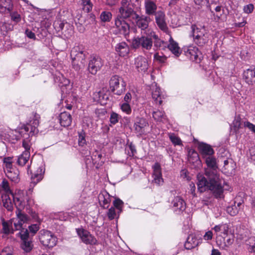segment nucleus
I'll list each match as a JSON object with an SVG mask.
<instances>
[{"label":"nucleus","instance_id":"nucleus-14","mask_svg":"<svg viewBox=\"0 0 255 255\" xmlns=\"http://www.w3.org/2000/svg\"><path fill=\"white\" fill-rule=\"evenodd\" d=\"M155 20L158 27L163 31L167 32L168 27L165 22V14L162 10H158L155 15Z\"/></svg>","mask_w":255,"mask_h":255},{"label":"nucleus","instance_id":"nucleus-39","mask_svg":"<svg viewBox=\"0 0 255 255\" xmlns=\"http://www.w3.org/2000/svg\"><path fill=\"white\" fill-rule=\"evenodd\" d=\"M22 209L17 210L18 212H16V216L17 220L19 221V222H21L22 224H23L25 223H28L30 220V218L26 214L22 212Z\"/></svg>","mask_w":255,"mask_h":255},{"label":"nucleus","instance_id":"nucleus-8","mask_svg":"<svg viewBox=\"0 0 255 255\" xmlns=\"http://www.w3.org/2000/svg\"><path fill=\"white\" fill-rule=\"evenodd\" d=\"M32 120L30 121L29 123L24 125L21 128V133L24 132H29V136H33L38 133V129L37 127L39 125V121L40 118V116L36 113L32 114Z\"/></svg>","mask_w":255,"mask_h":255},{"label":"nucleus","instance_id":"nucleus-57","mask_svg":"<svg viewBox=\"0 0 255 255\" xmlns=\"http://www.w3.org/2000/svg\"><path fill=\"white\" fill-rule=\"evenodd\" d=\"M0 255H12V251L10 247H6L2 250Z\"/></svg>","mask_w":255,"mask_h":255},{"label":"nucleus","instance_id":"nucleus-36","mask_svg":"<svg viewBox=\"0 0 255 255\" xmlns=\"http://www.w3.org/2000/svg\"><path fill=\"white\" fill-rule=\"evenodd\" d=\"M0 192L2 194H13L9 187L7 181L3 180L0 185Z\"/></svg>","mask_w":255,"mask_h":255},{"label":"nucleus","instance_id":"nucleus-5","mask_svg":"<svg viewBox=\"0 0 255 255\" xmlns=\"http://www.w3.org/2000/svg\"><path fill=\"white\" fill-rule=\"evenodd\" d=\"M109 84L111 91L116 95H121L126 90V83L121 77L117 75L111 77Z\"/></svg>","mask_w":255,"mask_h":255},{"label":"nucleus","instance_id":"nucleus-24","mask_svg":"<svg viewBox=\"0 0 255 255\" xmlns=\"http://www.w3.org/2000/svg\"><path fill=\"white\" fill-rule=\"evenodd\" d=\"M157 5L152 0H145L144 8L146 15L150 16L155 15L157 13Z\"/></svg>","mask_w":255,"mask_h":255},{"label":"nucleus","instance_id":"nucleus-56","mask_svg":"<svg viewBox=\"0 0 255 255\" xmlns=\"http://www.w3.org/2000/svg\"><path fill=\"white\" fill-rule=\"evenodd\" d=\"M102 157V154L97 150L95 151L92 154V158L93 160H100Z\"/></svg>","mask_w":255,"mask_h":255},{"label":"nucleus","instance_id":"nucleus-12","mask_svg":"<svg viewBox=\"0 0 255 255\" xmlns=\"http://www.w3.org/2000/svg\"><path fill=\"white\" fill-rule=\"evenodd\" d=\"M133 20H135L136 26L141 30H145L144 32H147L148 30H150L148 29L149 24L152 21L150 16L145 15L140 16L137 14V17H134Z\"/></svg>","mask_w":255,"mask_h":255},{"label":"nucleus","instance_id":"nucleus-38","mask_svg":"<svg viewBox=\"0 0 255 255\" xmlns=\"http://www.w3.org/2000/svg\"><path fill=\"white\" fill-rule=\"evenodd\" d=\"M152 117L156 121L164 122L166 121V116L164 112L159 110L153 112Z\"/></svg>","mask_w":255,"mask_h":255},{"label":"nucleus","instance_id":"nucleus-60","mask_svg":"<svg viewBox=\"0 0 255 255\" xmlns=\"http://www.w3.org/2000/svg\"><path fill=\"white\" fill-rule=\"evenodd\" d=\"M244 126L245 127L248 128L249 129L255 133V125L249 122H246L244 123Z\"/></svg>","mask_w":255,"mask_h":255},{"label":"nucleus","instance_id":"nucleus-54","mask_svg":"<svg viewBox=\"0 0 255 255\" xmlns=\"http://www.w3.org/2000/svg\"><path fill=\"white\" fill-rule=\"evenodd\" d=\"M3 163L5 164L7 169H11L12 167V158L10 157H4L3 159Z\"/></svg>","mask_w":255,"mask_h":255},{"label":"nucleus","instance_id":"nucleus-61","mask_svg":"<svg viewBox=\"0 0 255 255\" xmlns=\"http://www.w3.org/2000/svg\"><path fill=\"white\" fill-rule=\"evenodd\" d=\"M229 226L227 224H222L221 229V232L224 235H227L229 231Z\"/></svg>","mask_w":255,"mask_h":255},{"label":"nucleus","instance_id":"nucleus-18","mask_svg":"<svg viewBox=\"0 0 255 255\" xmlns=\"http://www.w3.org/2000/svg\"><path fill=\"white\" fill-rule=\"evenodd\" d=\"M115 51L118 55L121 57L128 56L130 48L126 42H121L118 43L115 46Z\"/></svg>","mask_w":255,"mask_h":255},{"label":"nucleus","instance_id":"nucleus-49","mask_svg":"<svg viewBox=\"0 0 255 255\" xmlns=\"http://www.w3.org/2000/svg\"><path fill=\"white\" fill-rule=\"evenodd\" d=\"M121 109L122 111L128 115L130 114L131 113V108L128 103H124L121 105Z\"/></svg>","mask_w":255,"mask_h":255},{"label":"nucleus","instance_id":"nucleus-63","mask_svg":"<svg viewBox=\"0 0 255 255\" xmlns=\"http://www.w3.org/2000/svg\"><path fill=\"white\" fill-rule=\"evenodd\" d=\"M204 240L206 241L211 240L213 237V233L211 231L207 232L203 236Z\"/></svg>","mask_w":255,"mask_h":255},{"label":"nucleus","instance_id":"nucleus-15","mask_svg":"<svg viewBox=\"0 0 255 255\" xmlns=\"http://www.w3.org/2000/svg\"><path fill=\"white\" fill-rule=\"evenodd\" d=\"M115 23L116 27L121 34L125 37L129 34V25L124 19L120 18L119 16H117L115 19Z\"/></svg>","mask_w":255,"mask_h":255},{"label":"nucleus","instance_id":"nucleus-42","mask_svg":"<svg viewBox=\"0 0 255 255\" xmlns=\"http://www.w3.org/2000/svg\"><path fill=\"white\" fill-rule=\"evenodd\" d=\"M112 17V14L110 11H104L100 15V19L103 22H109Z\"/></svg>","mask_w":255,"mask_h":255},{"label":"nucleus","instance_id":"nucleus-44","mask_svg":"<svg viewBox=\"0 0 255 255\" xmlns=\"http://www.w3.org/2000/svg\"><path fill=\"white\" fill-rule=\"evenodd\" d=\"M195 4L198 6V8H201L203 6L206 5L208 8L211 7L212 3H210L209 0H194Z\"/></svg>","mask_w":255,"mask_h":255},{"label":"nucleus","instance_id":"nucleus-50","mask_svg":"<svg viewBox=\"0 0 255 255\" xmlns=\"http://www.w3.org/2000/svg\"><path fill=\"white\" fill-rule=\"evenodd\" d=\"M10 15L11 19L16 23H17L21 20L20 15L17 12H10Z\"/></svg>","mask_w":255,"mask_h":255},{"label":"nucleus","instance_id":"nucleus-31","mask_svg":"<svg viewBox=\"0 0 255 255\" xmlns=\"http://www.w3.org/2000/svg\"><path fill=\"white\" fill-rule=\"evenodd\" d=\"M169 43L168 45V49L176 56H179L181 53V50L178 46V44L173 39L171 36L169 40Z\"/></svg>","mask_w":255,"mask_h":255},{"label":"nucleus","instance_id":"nucleus-43","mask_svg":"<svg viewBox=\"0 0 255 255\" xmlns=\"http://www.w3.org/2000/svg\"><path fill=\"white\" fill-rule=\"evenodd\" d=\"M169 139L174 145H182V142L181 139L174 133L169 135Z\"/></svg>","mask_w":255,"mask_h":255},{"label":"nucleus","instance_id":"nucleus-59","mask_svg":"<svg viewBox=\"0 0 255 255\" xmlns=\"http://www.w3.org/2000/svg\"><path fill=\"white\" fill-rule=\"evenodd\" d=\"M28 213L30 215L32 219L34 220V221L37 222L38 223L40 222L38 215L34 211L29 210Z\"/></svg>","mask_w":255,"mask_h":255},{"label":"nucleus","instance_id":"nucleus-52","mask_svg":"<svg viewBox=\"0 0 255 255\" xmlns=\"http://www.w3.org/2000/svg\"><path fill=\"white\" fill-rule=\"evenodd\" d=\"M254 9V5L252 3H250L244 6L243 8L244 12L247 14L251 13Z\"/></svg>","mask_w":255,"mask_h":255},{"label":"nucleus","instance_id":"nucleus-64","mask_svg":"<svg viewBox=\"0 0 255 255\" xmlns=\"http://www.w3.org/2000/svg\"><path fill=\"white\" fill-rule=\"evenodd\" d=\"M25 34L26 36L31 39H35L36 38L35 34L30 30L26 29L25 30Z\"/></svg>","mask_w":255,"mask_h":255},{"label":"nucleus","instance_id":"nucleus-62","mask_svg":"<svg viewBox=\"0 0 255 255\" xmlns=\"http://www.w3.org/2000/svg\"><path fill=\"white\" fill-rule=\"evenodd\" d=\"M13 225L14 227L13 230H19L21 229L22 224L16 219L15 221L13 223Z\"/></svg>","mask_w":255,"mask_h":255},{"label":"nucleus","instance_id":"nucleus-2","mask_svg":"<svg viewBox=\"0 0 255 255\" xmlns=\"http://www.w3.org/2000/svg\"><path fill=\"white\" fill-rule=\"evenodd\" d=\"M1 199L3 206L9 211L13 210V203L17 210L23 209L26 205L24 200L15 197L13 194H2Z\"/></svg>","mask_w":255,"mask_h":255},{"label":"nucleus","instance_id":"nucleus-32","mask_svg":"<svg viewBox=\"0 0 255 255\" xmlns=\"http://www.w3.org/2000/svg\"><path fill=\"white\" fill-rule=\"evenodd\" d=\"M13 8L11 0H0V12H10Z\"/></svg>","mask_w":255,"mask_h":255},{"label":"nucleus","instance_id":"nucleus-22","mask_svg":"<svg viewBox=\"0 0 255 255\" xmlns=\"http://www.w3.org/2000/svg\"><path fill=\"white\" fill-rule=\"evenodd\" d=\"M151 89L152 99L156 104L161 105L164 97L160 92V88L156 85H152Z\"/></svg>","mask_w":255,"mask_h":255},{"label":"nucleus","instance_id":"nucleus-17","mask_svg":"<svg viewBox=\"0 0 255 255\" xmlns=\"http://www.w3.org/2000/svg\"><path fill=\"white\" fill-rule=\"evenodd\" d=\"M148 126V124L145 119L137 117L133 127L135 132L141 135L144 133L145 128Z\"/></svg>","mask_w":255,"mask_h":255},{"label":"nucleus","instance_id":"nucleus-9","mask_svg":"<svg viewBox=\"0 0 255 255\" xmlns=\"http://www.w3.org/2000/svg\"><path fill=\"white\" fill-rule=\"evenodd\" d=\"M77 233L82 241L86 245L97 244V239L90 233L84 229H77Z\"/></svg>","mask_w":255,"mask_h":255},{"label":"nucleus","instance_id":"nucleus-10","mask_svg":"<svg viewBox=\"0 0 255 255\" xmlns=\"http://www.w3.org/2000/svg\"><path fill=\"white\" fill-rule=\"evenodd\" d=\"M19 234L21 240V249L26 252H29L33 248V244L29 238L28 230L23 229L19 232Z\"/></svg>","mask_w":255,"mask_h":255},{"label":"nucleus","instance_id":"nucleus-37","mask_svg":"<svg viewBox=\"0 0 255 255\" xmlns=\"http://www.w3.org/2000/svg\"><path fill=\"white\" fill-rule=\"evenodd\" d=\"M29 132V131L28 132L24 131L23 132L20 133L23 134L22 136L24 138L22 142V146L24 148L25 151H29L31 144L30 143V140L28 139V138L30 136L28 135ZM20 132H21V131Z\"/></svg>","mask_w":255,"mask_h":255},{"label":"nucleus","instance_id":"nucleus-6","mask_svg":"<svg viewBox=\"0 0 255 255\" xmlns=\"http://www.w3.org/2000/svg\"><path fill=\"white\" fill-rule=\"evenodd\" d=\"M39 239L43 246L49 248L54 247L57 242V238L54 234L46 230H42L39 232Z\"/></svg>","mask_w":255,"mask_h":255},{"label":"nucleus","instance_id":"nucleus-45","mask_svg":"<svg viewBox=\"0 0 255 255\" xmlns=\"http://www.w3.org/2000/svg\"><path fill=\"white\" fill-rule=\"evenodd\" d=\"M153 58L154 61L160 64L164 63L167 60V57L165 56L162 54L160 55L158 53H155Z\"/></svg>","mask_w":255,"mask_h":255},{"label":"nucleus","instance_id":"nucleus-13","mask_svg":"<svg viewBox=\"0 0 255 255\" xmlns=\"http://www.w3.org/2000/svg\"><path fill=\"white\" fill-rule=\"evenodd\" d=\"M117 16L123 19L130 18L133 20L134 17H137V13L130 7H120Z\"/></svg>","mask_w":255,"mask_h":255},{"label":"nucleus","instance_id":"nucleus-16","mask_svg":"<svg viewBox=\"0 0 255 255\" xmlns=\"http://www.w3.org/2000/svg\"><path fill=\"white\" fill-rule=\"evenodd\" d=\"M153 182L158 185H162L163 183V179L162 177L161 168L159 163L156 162L152 166Z\"/></svg>","mask_w":255,"mask_h":255},{"label":"nucleus","instance_id":"nucleus-46","mask_svg":"<svg viewBox=\"0 0 255 255\" xmlns=\"http://www.w3.org/2000/svg\"><path fill=\"white\" fill-rule=\"evenodd\" d=\"M11 225H12V223H11ZM2 229L3 230V232L4 234H8L10 233H13V228L12 227V225H11V229L10 228V226L7 222H2Z\"/></svg>","mask_w":255,"mask_h":255},{"label":"nucleus","instance_id":"nucleus-1","mask_svg":"<svg viewBox=\"0 0 255 255\" xmlns=\"http://www.w3.org/2000/svg\"><path fill=\"white\" fill-rule=\"evenodd\" d=\"M208 168L205 169V174L208 179L202 174L197 175L198 190L203 192L206 189L212 191L216 198H224V186L225 181L217 173L218 165L216 158L212 155L203 158Z\"/></svg>","mask_w":255,"mask_h":255},{"label":"nucleus","instance_id":"nucleus-40","mask_svg":"<svg viewBox=\"0 0 255 255\" xmlns=\"http://www.w3.org/2000/svg\"><path fill=\"white\" fill-rule=\"evenodd\" d=\"M247 245L249 246L248 248L249 252L255 253V237H250L247 241Z\"/></svg>","mask_w":255,"mask_h":255},{"label":"nucleus","instance_id":"nucleus-7","mask_svg":"<svg viewBox=\"0 0 255 255\" xmlns=\"http://www.w3.org/2000/svg\"><path fill=\"white\" fill-rule=\"evenodd\" d=\"M70 56L74 68L76 70H79L81 66L85 64V54L82 50H80L79 47H75L71 50Z\"/></svg>","mask_w":255,"mask_h":255},{"label":"nucleus","instance_id":"nucleus-35","mask_svg":"<svg viewBox=\"0 0 255 255\" xmlns=\"http://www.w3.org/2000/svg\"><path fill=\"white\" fill-rule=\"evenodd\" d=\"M150 36H152V39H154V46L156 48H160L165 46V42L159 39L157 35L155 34V32L152 31L150 33Z\"/></svg>","mask_w":255,"mask_h":255},{"label":"nucleus","instance_id":"nucleus-47","mask_svg":"<svg viewBox=\"0 0 255 255\" xmlns=\"http://www.w3.org/2000/svg\"><path fill=\"white\" fill-rule=\"evenodd\" d=\"M241 119L240 117H236L232 123L233 127L236 132L238 131L241 127Z\"/></svg>","mask_w":255,"mask_h":255},{"label":"nucleus","instance_id":"nucleus-3","mask_svg":"<svg viewBox=\"0 0 255 255\" xmlns=\"http://www.w3.org/2000/svg\"><path fill=\"white\" fill-rule=\"evenodd\" d=\"M147 32H144V34L140 37H135L133 38L131 43V46L134 49H137L141 47L142 49L149 50L152 47L153 41L152 36H150V33L152 30H148Z\"/></svg>","mask_w":255,"mask_h":255},{"label":"nucleus","instance_id":"nucleus-55","mask_svg":"<svg viewBox=\"0 0 255 255\" xmlns=\"http://www.w3.org/2000/svg\"><path fill=\"white\" fill-rule=\"evenodd\" d=\"M227 212L231 216H235L238 213V209L236 207L230 206L227 208Z\"/></svg>","mask_w":255,"mask_h":255},{"label":"nucleus","instance_id":"nucleus-58","mask_svg":"<svg viewBox=\"0 0 255 255\" xmlns=\"http://www.w3.org/2000/svg\"><path fill=\"white\" fill-rule=\"evenodd\" d=\"M39 229V226L36 224H33L29 226V230L30 232L34 234L37 232Z\"/></svg>","mask_w":255,"mask_h":255},{"label":"nucleus","instance_id":"nucleus-21","mask_svg":"<svg viewBox=\"0 0 255 255\" xmlns=\"http://www.w3.org/2000/svg\"><path fill=\"white\" fill-rule=\"evenodd\" d=\"M243 78L249 85H253L255 84V67H251L245 71L243 73Z\"/></svg>","mask_w":255,"mask_h":255},{"label":"nucleus","instance_id":"nucleus-26","mask_svg":"<svg viewBox=\"0 0 255 255\" xmlns=\"http://www.w3.org/2000/svg\"><path fill=\"white\" fill-rule=\"evenodd\" d=\"M224 242L222 243L221 240H219V238L217 239V243L221 248L224 250H227L234 242V237L233 235L228 236L224 238Z\"/></svg>","mask_w":255,"mask_h":255},{"label":"nucleus","instance_id":"nucleus-34","mask_svg":"<svg viewBox=\"0 0 255 255\" xmlns=\"http://www.w3.org/2000/svg\"><path fill=\"white\" fill-rule=\"evenodd\" d=\"M198 245V241L193 235H190L184 244L185 248L187 250H191L195 248Z\"/></svg>","mask_w":255,"mask_h":255},{"label":"nucleus","instance_id":"nucleus-41","mask_svg":"<svg viewBox=\"0 0 255 255\" xmlns=\"http://www.w3.org/2000/svg\"><path fill=\"white\" fill-rule=\"evenodd\" d=\"M78 144L80 146H84L86 145V140L85 139L86 133L83 130L78 132Z\"/></svg>","mask_w":255,"mask_h":255},{"label":"nucleus","instance_id":"nucleus-28","mask_svg":"<svg viewBox=\"0 0 255 255\" xmlns=\"http://www.w3.org/2000/svg\"><path fill=\"white\" fill-rule=\"evenodd\" d=\"M44 171L45 169L42 166L39 167L37 170L31 175V183L35 185L40 181L43 177Z\"/></svg>","mask_w":255,"mask_h":255},{"label":"nucleus","instance_id":"nucleus-48","mask_svg":"<svg viewBox=\"0 0 255 255\" xmlns=\"http://www.w3.org/2000/svg\"><path fill=\"white\" fill-rule=\"evenodd\" d=\"M115 208H117L119 210L118 213H121L122 211L124 202L120 199H116L113 202Z\"/></svg>","mask_w":255,"mask_h":255},{"label":"nucleus","instance_id":"nucleus-11","mask_svg":"<svg viewBox=\"0 0 255 255\" xmlns=\"http://www.w3.org/2000/svg\"><path fill=\"white\" fill-rule=\"evenodd\" d=\"M103 65V61L98 56H93L89 62L88 70L91 74L95 75Z\"/></svg>","mask_w":255,"mask_h":255},{"label":"nucleus","instance_id":"nucleus-51","mask_svg":"<svg viewBox=\"0 0 255 255\" xmlns=\"http://www.w3.org/2000/svg\"><path fill=\"white\" fill-rule=\"evenodd\" d=\"M119 115L115 112H112L111 114L110 121L113 125H115L119 121Z\"/></svg>","mask_w":255,"mask_h":255},{"label":"nucleus","instance_id":"nucleus-20","mask_svg":"<svg viewBox=\"0 0 255 255\" xmlns=\"http://www.w3.org/2000/svg\"><path fill=\"white\" fill-rule=\"evenodd\" d=\"M111 198L112 197L107 191H101L98 196L99 202L101 206L104 208H108L111 202Z\"/></svg>","mask_w":255,"mask_h":255},{"label":"nucleus","instance_id":"nucleus-30","mask_svg":"<svg viewBox=\"0 0 255 255\" xmlns=\"http://www.w3.org/2000/svg\"><path fill=\"white\" fill-rule=\"evenodd\" d=\"M72 120L70 114L66 112L61 113L59 115L60 124L64 127L69 126L71 124Z\"/></svg>","mask_w":255,"mask_h":255},{"label":"nucleus","instance_id":"nucleus-29","mask_svg":"<svg viewBox=\"0 0 255 255\" xmlns=\"http://www.w3.org/2000/svg\"><path fill=\"white\" fill-rule=\"evenodd\" d=\"M199 149L202 155L203 158L206 156H211L214 153V150L211 146L207 144L202 143L199 145Z\"/></svg>","mask_w":255,"mask_h":255},{"label":"nucleus","instance_id":"nucleus-25","mask_svg":"<svg viewBox=\"0 0 255 255\" xmlns=\"http://www.w3.org/2000/svg\"><path fill=\"white\" fill-rule=\"evenodd\" d=\"M172 203L175 211H183L186 209V203L183 199L179 196L175 197Z\"/></svg>","mask_w":255,"mask_h":255},{"label":"nucleus","instance_id":"nucleus-23","mask_svg":"<svg viewBox=\"0 0 255 255\" xmlns=\"http://www.w3.org/2000/svg\"><path fill=\"white\" fill-rule=\"evenodd\" d=\"M188 161L190 164H192L194 167H198L200 165L201 161L199 155L193 149H190L188 150Z\"/></svg>","mask_w":255,"mask_h":255},{"label":"nucleus","instance_id":"nucleus-33","mask_svg":"<svg viewBox=\"0 0 255 255\" xmlns=\"http://www.w3.org/2000/svg\"><path fill=\"white\" fill-rule=\"evenodd\" d=\"M30 154L29 151H24L17 158L16 162L19 166H23L28 162Z\"/></svg>","mask_w":255,"mask_h":255},{"label":"nucleus","instance_id":"nucleus-4","mask_svg":"<svg viewBox=\"0 0 255 255\" xmlns=\"http://www.w3.org/2000/svg\"><path fill=\"white\" fill-rule=\"evenodd\" d=\"M192 36L193 38V41L198 46L202 47L209 41V34L204 28H200L196 25L191 26Z\"/></svg>","mask_w":255,"mask_h":255},{"label":"nucleus","instance_id":"nucleus-27","mask_svg":"<svg viewBox=\"0 0 255 255\" xmlns=\"http://www.w3.org/2000/svg\"><path fill=\"white\" fill-rule=\"evenodd\" d=\"M200 54V52L199 51L198 48L195 46L189 47L188 50L186 52V56L188 57L191 60L197 62H198V60H200V58H199V55Z\"/></svg>","mask_w":255,"mask_h":255},{"label":"nucleus","instance_id":"nucleus-19","mask_svg":"<svg viewBox=\"0 0 255 255\" xmlns=\"http://www.w3.org/2000/svg\"><path fill=\"white\" fill-rule=\"evenodd\" d=\"M135 68L138 72H145L147 71L148 64L146 59L142 56H138L135 59Z\"/></svg>","mask_w":255,"mask_h":255},{"label":"nucleus","instance_id":"nucleus-53","mask_svg":"<svg viewBox=\"0 0 255 255\" xmlns=\"http://www.w3.org/2000/svg\"><path fill=\"white\" fill-rule=\"evenodd\" d=\"M107 216L110 220L114 219L116 216V209L115 207H112L109 209L107 213Z\"/></svg>","mask_w":255,"mask_h":255}]
</instances>
